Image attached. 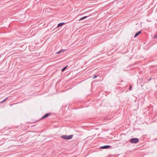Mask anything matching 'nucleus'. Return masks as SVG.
I'll return each instance as SVG.
<instances>
[{
	"instance_id": "nucleus-6",
	"label": "nucleus",
	"mask_w": 157,
	"mask_h": 157,
	"mask_svg": "<svg viewBox=\"0 0 157 157\" xmlns=\"http://www.w3.org/2000/svg\"><path fill=\"white\" fill-rule=\"evenodd\" d=\"M65 24V23H64V22H62V23H59L58 24V25L57 27H59L63 25L64 24Z\"/></svg>"
},
{
	"instance_id": "nucleus-3",
	"label": "nucleus",
	"mask_w": 157,
	"mask_h": 157,
	"mask_svg": "<svg viewBox=\"0 0 157 157\" xmlns=\"http://www.w3.org/2000/svg\"><path fill=\"white\" fill-rule=\"evenodd\" d=\"M110 146L109 145H106L104 146H103L102 147H101L100 148L101 149H108L109 148H110Z\"/></svg>"
},
{
	"instance_id": "nucleus-2",
	"label": "nucleus",
	"mask_w": 157,
	"mask_h": 157,
	"mask_svg": "<svg viewBox=\"0 0 157 157\" xmlns=\"http://www.w3.org/2000/svg\"><path fill=\"white\" fill-rule=\"evenodd\" d=\"M139 141V139L138 138H132L130 140V142L131 143L136 144Z\"/></svg>"
},
{
	"instance_id": "nucleus-7",
	"label": "nucleus",
	"mask_w": 157,
	"mask_h": 157,
	"mask_svg": "<svg viewBox=\"0 0 157 157\" xmlns=\"http://www.w3.org/2000/svg\"><path fill=\"white\" fill-rule=\"evenodd\" d=\"M87 17H88V16H86L83 17L81 18H80V19L79 20V21H81V20H83V19H85Z\"/></svg>"
},
{
	"instance_id": "nucleus-11",
	"label": "nucleus",
	"mask_w": 157,
	"mask_h": 157,
	"mask_svg": "<svg viewBox=\"0 0 157 157\" xmlns=\"http://www.w3.org/2000/svg\"><path fill=\"white\" fill-rule=\"evenodd\" d=\"M131 89H132V86H130L129 88V90H131Z\"/></svg>"
},
{
	"instance_id": "nucleus-13",
	"label": "nucleus",
	"mask_w": 157,
	"mask_h": 157,
	"mask_svg": "<svg viewBox=\"0 0 157 157\" xmlns=\"http://www.w3.org/2000/svg\"><path fill=\"white\" fill-rule=\"evenodd\" d=\"M151 79V78L149 79L148 80L149 81H150V80Z\"/></svg>"
},
{
	"instance_id": "nucleus-14",
	"label": "nucleus",
	"mask_w": 157,
	"mask_h": 157,
	"mask_svg": "<svg viewBox=\"0 0 157 157\" xmlns=\"http://www.w3.org/2000/svg\"><path fill=\"white\" fill-rule=\"evenodd\" d=\"M156 38L157 37V35L155 37Z\"/></svg>"
},
{
	"instance_id": "nucleus-10",
	"label": "nucleus",
	"mask_w": 157,
	"mask_h": 157,
	"mask_svg": "<svg viewBox=\"0 0 157 157\" xmlns=\"http://www.w3.org/2000/svg\"><path fill=\"white\" fill-rule=\"evenodd\" d=\"M7 98H6L3 101H2V102H1V103H3L7 99Z\"/></svg>"
},
{
	"instance_id": "nucleus-4",
	"label": "nucleus",
	"mask_w": 157,
	"mask_h": 157,
	"mask_svg": "<svg viewBox=\"0 0 157 157\" xmlns=\"http://www.w3.org/2000/svg\"><path fill=\"white\" fill-rule=\"evenodd\" d=\"M50 113H46L45 115H44L41 118L42 119H44L46 117H48L50 114Z\"/></svg>"
},
{
	"instance_id": "nucleus-9",
	"label": "nucleus",
	"mask_w": 157,
	"mask_h": 157,
	"mask_svg": "<svg viewBox=\"0 0 157 157\" xmlns=\"http://www.w3.org/2000/svg\"><path fill=\"white\" fill-rule=\"evenodd\" d=\"M67 67V66H66V67H64L63 68L62 70V71H63L66 69Z\"/></svg>"
},
{
	"instance_id": "nucleus-12",
	"label": "nucleus",
	"mask_w": 157,
	"mask_h": 157,
	"mask_svg": "<svg viewBox=\"0 0 157 157\" xmlns=\"http://www.w3.org/2000/svg\"><path fill=\"white\" fill-rule=\"evenodd\" d=\"M97 75H95V76L93 78H94H94H97Z\"/></svg>"
},
{
	"instance_id": "nucleus-8",
	"label": "nucleus",
	"mask_w": 157,
	"mask_h": 157,
	"mask_svg": "<svg viewBox=\"0 0 157 157\" xmlns=\"http://www.w3.org/2000/svg\"><path fill=\"white\" fill-rule=\"evenodd\" d=\"M65 51V50L62 49L59 51L58 52L56 53L57 54H59L62 51L64 52Z\"/></svg>"
},
{
	"instance_id": "nucleus-5",
	"label": "nucleus",
	"mask_w": 157,
	"mask_h": 157,
	"mask_svg": "<svg viewBox=\"0 0 157 157\" xmlns=\"http://www.w3.org/2000/svg\"><path fill=\"white\" fill-rule=\"evenodd\" d=\"M141 31H139L135 35H134V37H136L139 34H140V33H141Z\"/></svg>"
},
{
	"instance_id": "nucleus-1",
	"label": "nucleus",
	"mask_w": 157,
	"mask_h": 157,
	"mask_svg": "<svg viewBox=\"0 0 157 157\" xmlns=\"http://www.w3.org/2000/svg\"><path fill=\"white\" fill-rule=\"evenodd\" d=\"M73 136V135H64L62 136H61V138L65 140H69L71 139L72 138Z\"/></svg>"
}]
</instances>
